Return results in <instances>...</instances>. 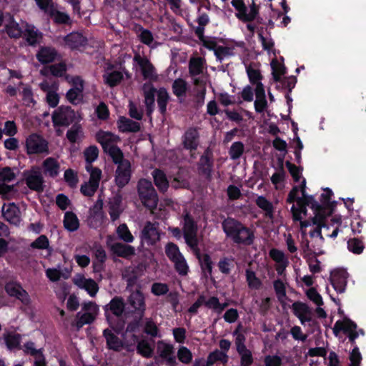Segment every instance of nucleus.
I'll use <instances>...</instances> for the list:
<instances>
[{"label":"nucleus","mask_w":366,"mask_h":366,"mask_svg":"<svg viewBox=\"0 0 366 366\" xmlns=\"http://www.w3.org/2000/svg\"><path fill=\"white\" fill-rule=\"evenodd\" d=\"M226 237L237 244L250 246L254 240V232L239 220L228 217L222 222Z\"/></svg>","instance_id":"f257e3e1"},{"label":"nucleus","mask_w":366,"mask_h":366,"mask_svg":"<svg viewBox=\"0 0 366 366\" xmlns=\"http://www.w3.org/2000/svg\"><path fill=\"white\" fill-rule=\"evenodd\" d=\"M183 237L187 245L192 250L194 254L199 253V239L197 237L198 227L193 217L189 212H185L182 214Z\"/></svg>","instance_id":"f03ea898"},{"label":"nucleus","mask_w":366,"mask_h":366,"mask_svg":"<svg viewBox=\"0 0 366 366\" xmlns=\"http://www.w3.org/2000/svg\"><path fill=\"white\" fill-rule=\"evenodd\" d=\"M137 192L142 204L149 209H155L159 198L151 181L141 179L137 184Z\"/></svg>","instance_id":"7ed1b4c3"},{"label":"nucleus","mask_w":366,"mask_h":366,"mask_svg":"<svg viewBox=\"0 0 366 366\" xmlns=\"http://www.w3.org/2000/svg\"><path fill=\"white\" fill-rule=\"evenodd\" d=\"M81 117L69 106H60L52 114L51 120L54 127H69L71 124L78 123Z\"/></svg>","instance_id":"20e7f679"},{"label":"nucleus","mask_w":366,"mask_h":366,"mask_svg":"<svg viewBox=\"0 0 366 366\" xmlns=\"http://www.w3.org/2000/svg\"><path fill=\"white\" fill-rule=\"evenodd\" d=\"M25 149L28 155L49 153V143L41 135L32 133L25 141Z\"/></svg>","instance_id":"39448f33"},{"label":"nucleus","mask_w":366,"mask_h":366,"mask_svg":"<svg viewBox=\"0 0 366 366\" xmlns=\"http://www.w3.org/2000/svg\"><path fill=\"white\" fill-rule=\"evenodd\" d=\"M26 186L33 191L41 192L44 190V177L40 169L37 167H32L29 170L23 172Z\"/></svg>","instance_id":"423d86ee"},{"label":"nucleus","mask_w":366,"mask_h":366,"mask_svg":"<svg viewBox=\"0 0 366 366\" xmlns=\"http://www.w3.org/2000/svg\"><path fill=\"white\" fill-rule=\"evenodd\" d=\"M214 167V156L212 150L207 148L200 156L197 162V170L199 175L210 181L212 178Z\"/></svg>","instance_id":"0eeeda50"},{"label":"nucleus","mask_w":366,"mask_h":366,"mask_svg":"<svg viewBox=\"0 0 366 366\" xmlns=\"http://www.w3.org/2000/svg\"><path fill=\"white\" fill-rule=\"evenodd\" d=\"M4 290L9 297H15L24 305H28L30 302L29 293L23 288L20 282L14 280L9 281L6 282Z\"/></svg>","instance_id":"6e6552de"},{"label":"nucleus","mask_w":366,"mask_h":366,"mask_svg":"<svg viewBox=\"0 0 366 366\" xmlns=\"http://www.w3.org/2000/svg\"><path fill=\"white\" fill-rule=\"evenodd\" d=\"M22 350L25 355H29L34 358V366H47L44 347L37 349L36 343L29 340L23 345Z\"/></svg>","instance_id":"1a4fd4ad"},{"label":"nucleus","mask_w":366,"mask_h":366,"mask_svg":"<svg viewBox=\"0 0 366 366\" xmlns=\"http://www.w3.org/2000/svg\"><path fill=\"white\" fill-rule=\"evenodd\" d=\"M348 273L345 269H336L331 272L330 281L337 293H343L347 284Z\"/></svg>","instance_id":"9d476101"},{"label":"nucleus","mask_w":366,"mask_h":366,"mask_svg":"<svg viewBox=\"0 0 366 366\" xmlns=\"http://www.w3.org/2000/svg\"><path fill=\"white\" fill-rule=\"evenodd\" d=\"M131 163L129 161H125L123 164L117 166L115 172L114 181L116 185L122 189L130 181L132 177Z\"/></svg>","instance_id":"9b49d317"},{"label":"nucleus","mask_w":366,"mask_h":366,"mask_svg":"<svg viewBox=\"0 0 366 366\" xmlns=\"http://www.w3.org/2000/svg\"><path fill=\"white\" fill-rule=\"evenodd\" d=\"M199 144V134L194 127L188 128L182 137L183 148L190 152H195Z\"/></svg>","instance_id":"f8f14e48"},{"label":"nucleus","mask_w":366,"mask_h":366,"mask_svg":"<svg viewBox=\"0 0 366 366\" xmlns=\"http://www.w3.org/2000/svg\"><path fill=\"white\" fill-rule=\"evenodd\" d=\"M128 302L134 309V312L136 315L144 316L146 304L145 298L142 292L137 290L132 292L128 298Z\"/></svg>","instance_id":"ddd939ff"},{"label":"nucleus","mask_w":366,"mask_h":366,"mask_svg":"<svg viewBox=\"0 0 366 366\" xmlns=\"http://www.w3.org/2000/svg\"><path fill=\"white\" fill-rule=\"evenodd\" d=\"M135 60L140 67L144 79L157 81V74L156 69L149 59L147 57L142 58L140 56H135Z\"/></svg>","instance_id":"4468645a"},{"label":"nucleus","mask_w":366,"mask_h":366,"mask_svg":"<svg viewBox=\"0 0 366 366\" xmlns=\"http://www.w3.org/2000/svg\"><path fill=\"white\" fill-rule=\"evenodd\" d=\"M59 56L57 50L50 46H41L36 54V59L41 64L54 62Z\"/></svg>","instance_id":"2eb2a0df"},{"label":"nucleus","mask_w":366,"mask_h":366,"mask_svg":"<svg viewBox=\"0 0 366 366\" xmlns=\"http://www.w3.org/2000/svg\"><path fill=\"white\" fill-rule=\"evenodd\" d=\"M125 308V303L122 297L115 296L113 297L109 304L104 307L105 316L108 321H109V315L108 312L110 311L112 314L117 317H122Z\"/></svg>","instance_id":"dca6fc26"},{"label":"nucleus","mask_w":366,"mask_h":366,"mask_svg":"<svg viewBox=\"0 0 366 366\" xmlns=\"http://www.w3.org/2000/svg\"><path fill=\"white\" fill-rule=\"evenodd\" d=\"M122 196L120 192L114 194L109 199V214L112 222L117 220L123 212L122 209Z\"/></svg>","instance_id":"f3484780"},{"label":"nucleus","mask_w":366,"mask_h":366,"mask_svg":"<svg viewBox=\"0 0 366 366\" xmlns=\"http://www.w3.org/2000/svg\"><path fill=\"white\" fill-rule=\"evenodd\" d=\"M292 309L295 315L300 320L302 325L306 322L313 321L311 317L312 310L306 303L296 302L292 304Z\"/></svg>","instance_id":"a211bd4d"},{"label":"nucleus","mask_w":366,"mask_h":366,"mask_svg":"<svg viewBox=\"0 0 366 366\" xmlns=\"http://www.w3.org/2000/svg\"><path fill=\"white\" fill-rule=\"evenodd\" d=\"M110 250L114 255L127 259L135 254V248L133 246L122 242L111 244Z\"/></svg>","instance_id":"6ab92c4d"},{"label":"nucleus","mask_w":366,"mask_h":366,"mask_svg":"<svg viewBox=\"0 0 366 366\" xmlns=\"http://www.w3.org/2000/svg\"><path fill=\"white\" fill-rule=\"evenodd\" d=\"M43 174L46 177L51 178H56L59 176L60 172V164L54 157H47L45 159L41 164Z\"/></svg>","instance_id":"aec40b11"},{"label":"nucleus","mask_w":366,"mask_h":366,"mask_svg":"<svg viewBox=\"0 0 366 366\" xmlns=\"http://www.w3.org/2000/svg\"><path fill=\"white\" fill-rule=\"evenodd\" d=\"M2 339L9 350H22L23 348V345L21 346L22 336L19 333L6 331L3 334Z\"/></svg>","instance_id":"412c9836"},{"label":"nucleus","mask_w":366,"mask_h":366,"mask_svg":"<svg viewBox=\"0 0 366 366\" xmlns=\"http://www.w3.org/2000/svg\"><path fill=\"white\" fill-rule=\"evenodd\" d=\"M254 93L256 96V99L254 102L255 112L259 114L263 113L268 107L263 84H259L257 88L254 89Z\"/></svg>","instance_id":"4be33fe9"},{"label":"nucleus","mask_w":366,"mask_h":366,"mask_svg":"<svg viewBox=\"0 0 366 366\" xmlns=\"http://www.w3.org/2000/svg\"><path fill=\"white\" fill-rule=\"evenodd\" d=\"M65 44L71 49H76L84 46L87 44V39L79 32H71L64 36Z\"/></svg>","instance_id":"5701e85b"},{"label":"nucleus","mask_w":366,"mask_h":366,"mask_svg":"<svg viewBox=\"0 0 366 366\" xmlns=\"http://www.w3.org/2000/svg\"><path fill=\"white\" fill-rule=\"evenodd\" d=\"M119 131L122 133L133 132L136 133L140 131L141 126L137 122H134L125 117H120L117 121Z\"/></svg>","instance_id":"b1692460"},{"label":"nucleus","mask_w":366,"mask_h":366,"mask_svg":"<svg viewBox=\"0 0 366 366\" xmlns=\"http://www.w3.org/2000/svg\"><path fill=\"white\" fill-rule=\"evenodd\" d=\"M103 336L106 339L107 348L114 351H120L123 347L122 341L114 334L112 330L107 328L103 331Z\"/></svg>","instance_id":"393cba45"},{"label":"nucleus","mask_w":366,"mask_h":366,"mask_svg":"<svg viewBox=\"0 0 366 366\" xmlns=\"http://www.w3.org/2000/svg\"><path fill=\"white\" fill-rule=\"evenodd\" d=\"M142 238L144 239L148 244H153L159 239V234L154 224L151 222H147L142 232Z\"/></svg>","instance_id":"a878e982"},{"label":"nucleus","mask_w":366,"mask_h":366,"mask_svg":"<svg viewBox=\"0 0 366 366\" xmlns=\"http://www.w3.org/2000/svg\"><path fill=\"white\" fill-rule=\"evenodd\" d=\"M152 177L154 178V184L160 192L164 193L167 191L169 187V181L165 173L162 170L155 169L152 172Z\"/></svg>","instance_id":"bb28decb"},{"label":"nucleus","mask_w":366,"mask_h":366,"mask_svg":"<svg viewBox=\"0 0 366 366\" xmlns=\"http://www.w3.org/2000/svg\"><path fill=\"white\" fill-rule=\"evenodd\" d=\"M269 256L275 262L280 264V267L277 270L279 274H281L282 271L289 264L288 259L285 253L278 249L273 248L269 251Z\"/></svg>","instance_id":"cd10ccee"},{"label":"nucleus","mask_w":366,"mask_h":366,"mask_svg":"<svg viewBox=\"0 0 366 366\" xmlns=\"http://www.w3.org/2000/svg\"><path fill=\"white\" fill-rule=\"evenodd\" d=\"M300 199H303V201L305 202V204L306 205H308L310 207L315 214V219L317 220L320 215H322L324 207L322 205H320V204L315 200L313 195H310L307 194H305L302 196Z\"/></svg>","instance_id":"c85d7f7f"},{"label":"nucleus","mask_w":366,"mask_h":366,"mask_svg":"<svg viewBox=\"0 0 366 366\" xmlns=\"http://www.w3.org/2000/svg\"><path fill=\"white\" fill-rule=\"evenodd\" d=\"M9 21L5 25L4 31L10 38L19 39L22 34L21 28L13 16L9 14Z\"/></svg>","instance_id":"c756f323"},{"label":"nucleus","mask_w":366,"mask_h":366,"mask_svg":"<svg viewBox=\"0 0 366 366\" xmlns=\"http://www.w3.org/2000/svg\"><path fill=\"white\" fill-rule=\"evenodd\" d=\"M48 14L53 19L54 22L56 24L69 25L71 23L69 14L56 10L54 6H51Z\"/></svg>","instance_id":"7c9ffc66"},{"label":"nucleus","mask_w":366,"mask_h":366,"mask_svg":"<svg viewBox=\"0 0 366 366\" xmlns=\"http://www.w3.org/2000/svg\"><path fill=\"white\" fill-rule=\"evenodd\" d=\"M64 227L69 232H75L79 227V221L73 212H66L64 217Z\"/></svg>","instance_id":"2f4dec72"},{"label":"nucleus","mask_w":366,"mask_h":366,"mask_svg":"<svg viewBox=\"0 0 366 366\" xmlns=\"http://www.w3.org/2000/svg\"><path fill=\"white\" fill-rule=\"evenodd\" d=\"M256 204L265 212V217L270 219L274 218V206L271 202H269L264 196H259L256 199Z\"/></svg>","instance_id":"473e14b6"},{"label":"nucleus","mask_w":366,"mask_h":366,"mask_svg":"<svg viewBox=\"0 0 366 366\" xmlns=\"http://www.w3.org/2000/svg\"><path fill=\"white\" fill-rule=\"evenodd\" d=\"M105 153L108 154L109 157L112 159V162L118 165L123 164L125 161H129L124 158V154L121 149L115 144H112L107 149V151H104Z\"/></svg>","instance_id":"72a5a7b5"},{"label":"nucleus","mask_w":366,"mask_h":366,"mask_svg":"<svg viewBox=\"0 0 366 366\" xmlns=\"http://www.w3.org/2000/svg\"><path fill=\"white\" fill-rule=\"evenodd\" d=\"M84 86L80 84L79 86H73L66 94V99L72 104L76 105L82 100Z\"/></svg>","instance_id":"f704fd0d"},{"label":"nucleus","mask_w":366,"mask_h":366,"mask_svg":"<svg viewBox=\"0 0 366 366\" xmlns=\"http://www.w3.org/2000/svg\"><path fill=\"white\" fill-rule=\"evenodd\" d=\"M194 254L199 262L202 270L204 272H207L208 274L211 275L212 273L213 262L210 255L207 253L202 254L199 248V253Z\"/></svg>","instance_id":"c9c22d12"},{"label":"nucleus","mask_w":366,"mask_h":366,"mask_svg":"<svg viewBox=\"0 0 366 366\" xmlns=\"http://www.w3.org/2000/svg\"><path fill=\"white\" fill-rule=\"evenodd\" d=\"M325 215H320L319 218L315 220V217H312V221L313 224L316 225V228L310 232V236L311 237H319L322 241H324V237L322 234V228L329 229V226L325 222Z\"/></svg>","instance_id":"e433bc0d"},{"label":"nucleus","mask_w":366,"mask_h":366,"mask_svg":"<svg viewBox=\"0 0 366 366\" xmlns=\"http://www.w3.org/2000/svg\"><path fill=\"white\" fill-rule=\"evenodd\" d=\"M229 360V357L226 352L216 349L211 352L207 356V366H212L217 362H221L226 364Z\"/></svg>","instance_id":"4c0bfd02"},{"label":"nucleus","mask_w":366,"mask_h":366,"mask_svg":"<svg viewBox=\"0 0 366 366\" xmlns=\"http://www.w3.org/2000/svg\"><path fill=\"white\" fill-rule=\"evenodd\" d=\"M123 74L119 71H114L103 74L104 83L110 87L117 86L123 80Z\"/></svg>","instance_id":"58836bf2"},{"label":"nucleus","mask_w":366,"mask_h":366,"mask_svg":"<svg viewBox=\"0 0 366 366\" xmlns=\"http://www.w3.org/2000/svg\"><path fill=\"white\" fill-rule=\"evenodd\" d=\"M172 88L173 94L179 99L184 97L188 89L187 81L182 78L175 79Z\"/></svg>","instance_id":"ea45409f"},{"label":"nucleus","mask_w":366,"mask_h":366,"mask_svg":"<svg viewBox=\"0 0 366 366\" xmlns=\"http://www.w3.org/2000/svg\"><path fill=\"white\" fill-rule=\"evenodd\" d=\"M271 67L273 80L275 82H280L282 79V76L287 73V68L284 64H280L275 59L272 61Z\"/></svg>","instance_id":"a19ab883"},{"label":"nucleus","mask_w":366,"mask_h":366,"mask_svg":"<svg viewBox=\"0 0 366 366\" xmlns=\"http://www.w3.org/2000/svg\"><path fill=\"white\" fill-rule=\"evenodd\" d=\"M165 254L172 262L184 256L180 252L178 245L174 242H168L166 244Z\"/></svg>","instance_id":"79ce46f5"},{"label":"nucleus","mask_w":366,"mask_h":366,"mask_svg":"<svg viewBox=\"0 0 366 366\" xmlns=\"http://www.w3.org/2000/svg\"><path fill=\"white\" fill-rule=\"evenodd\" d=\"M84 154L86 161L85 167L92 169V162H94L99 156L98 147L95 145L89 146L84 150Z\"/></svg>","instance_id":"37998d69"},{"label":"nucleus","mask_w":366,"mask_h":366,"mask_svg":"<svg viewBox=\"0 0 366 366\" xmlns=\"http://www.w3.org/2000/svg\"><path fill=\"white\" fill-rule=\"evenodd\" d=\"M137 352L144 357H152L154 352V347L146 340H142L138 342L137 345Z\"/></svg>","instance_id":"c03bdc74"},{"label":"nucleus","mask_w":366,"mask_h":366,"mask_svg":"<svg viewBox=\"0 0 366 366\" xmlns=\"http://www.w3.org/2000/svg\"><path fill=\"white\" fill-rule=\"evenodd\" d=\"M189 72L191 76H196L203 72V59L200 57L193 58L189 63Z\"/></svg>","instance_id":"a18cd8bd"},{"label":"nucleus","mask_w":366,"mask_h":366,"mask_svg":"<svg viewBox=\"0 0 366 366\" xmlns=\"http://www.w3.org/2000/svg\"><path fill=\"white\" fill-rule=\"evenodd\" d=\"M246 71L249 82L252 85H255V88H257L259 84H262V80L263 76L259 69H254L251 66H249L246 67Z\"/></svg>","instance_id":"49530a36"},{"label":"nucleus","mask_w":366,"mask_h":366,"mask_svg":"<svg viewBox=\"0 0 366 366\" xmlns=\"http://www.w3.org/2000/svg\"><path fill=\"white\" fill-rule=\"evenodd\" d=\"M169 94L167 90L164 88H160L157 92V104L162 114L166 112Z\"/></svg>","instance_id":"de8ad7c7"},{"label":"nucleus","mask_w":366,"mask_h":366,"mask_svg":"<svg viewBox=\"0 0 366 366\" xmlns=\"http://www.w3.org/2000/svg\"><path fill=\"white\" fill-rule=\"evenodd\" d=\"M144 104H154L155 94H157V89L152 84H144L143 86Z\"/></svg>","instance_id":"09e8293b"},{"label":"nucleus","mask_w":366,"mask_h":366,"mask_svg":"<svg viewBox=\"0 0 366 366\" xmlns=\"http://www.w3.org/2000/svg\"><path fill=\"white\" fill-rule=\"evenodd\" d=\"M239 356V366H251L254 363L252 352L247 347L237 351Z\"/></svg>","instance_id":"8fccbe9b"},{"label":"nucleus","mask_w":366,"mask_h":366,"mask_svg":"<svg viewBox=\"0 0 366 366\" xmlns=\"http://www.w3.org/2000/svg\"><path fill=\"white\" fill-rule=\"evenodd\" d=\"M117 234L119 238L126 243H131L134 238L125 223L121 224L117 228Z\"/></svg>","instance_id":"3c124183"},{"label":"nucleus","mask_w":366,"mask_h":366,"mask_svg":"<svg viewBox=\"0 0 366 366\" xmlns=\"http://www.w3.org/2000/svg\"><path fill=\"white\" fill-rule=\"evenodd\" d=\"M76 327L78 329L81 328L84 325L92 323L95 320V316L91 312H86L83 314L78 312L76 314Z\"/></svg>","instance_id":"603ef678"},{"label":"nucleus","mask_w":366,"mask_h":366,"mask_svg":"<svg viewBox=\"0 0 366 366\" xmlns=\"http://www.w3.org/2000/svg\"><path fill=\"white\" fill-rule=\"evenodd\" d=\"M347 249L353 254H360L365 249V245L361 239L355 237L350 238L347 241Z\"/></svg>","instance_id":"864d4df0"},{"label":"nucleus","mask_w":366,"mask_h":366,"mask_svg":"<svg viewBox=\"0 0 366 366\" xmlns=\"http://www.w3.org/2000/svg\"><path fill=\"white\" fill-rule=\"evenodd\" d=\"M157 352L162 359H164L174 353V347L163 340H159L157 342Z\"/></svg>","instance_id":"5fc2aeb1"},{"label":"nucleus","mask_w":366,"mask_h":366,"mask_svg":"<svg viewBox=\"0 0 366 366\" xmlns=\"http://www.w3.org/2000/svg\"><path fill=\"white\" fill-rule=\"evenodd\" d=\"M244 152V145L240 142H234L229 150V154L232 159L237 160L241 157Z\"/></svg>","instance_id":"6e6d98bb"},{"label":"nucleus","mask_w":366,"mask_h":366,"mask_svg":"<svg viewBox=\"0 0 366 366\" xmlns=\"http://www.w3.org/2000/svg\"><path fill=\"white\" fill-rule=\"evenodd\" d=\"M232 6L234 7L236 11V16L238 19L241 20L243 22H245V16L246 11H247V8L243 0H232L231 1Z\"/></svg>","instance_id":"4d7b16f0"},{"label":"nucleus","mask_w":366,"mask_h":366,"mask_svg":"<svg viewBox=\"0 0 366 366\" xmlns=\"http://www.w3.org/2000/svg\"><path fill=\"white\" fill-rule=\"evenodd\" d=\"M246 279L248 287L250 289L259 290L262 286L261 280L256 276L255 272L252 270H246Z\"/></svg>","instance_id":"13d9d810"},{"label":"nucleus","mask_w":366,"mask_h":366,"mask_svg":"<svg viewBox=\"0 0 366 366\" xmlns=\"http://www.w3.org/2000/svg\"><path fill=\"white\" fill-rule=\"evenodd\" d=\"M144 332L152 337H161L159 330L156 323L152 319H147L144 325Z\"/></svg>","instance_id":"bf43d9fd"},{"label":"nucleus","mask_w":366,"mask_h":366,"mask_svg":"<svg viewBox=\"0 0 366 366\" xmlns=\"http://www.w3.org/2000/svg\"><path fill=\"white\" fill-rule=\"evenodd\" d=\"M112 136V133L109 132L100 131L96 134L97 141L102 145L104 151H107V149L111 146V139H109Z\"/></svg>","instance_id":"052dcab7"},{"label":"nucleus","mask_w":366,"mask_h":366,"mask_svg":"<svg viewBox=\"0 0 366 366\" xmlns=\"http://www.w3.org/2000/svg\"><path fill=\"white\" fill-rule=\"evenodd\" d=\"M174 269L176 272L181 276L187 275L189 269L187 264V262L184 258V257H182V258H179L176 261L173 262Z\"/></svg>","instance_id":"680f3d73"},{"label":"nucleus","mask_w":366,"mask_h":366,"mask_svg":"<svg viewBox=\"0 0 366 366\" xmlns=\"http://www.w3.org/2000/svg\"><path fill=\"white\" fill-rule=\"evenodd\" d=\"M219 271L224 274H229L232 268L234 267L233 259L223 257L220 259L217 264Z\"/></svg>","instance_id":"e2e57ef3"},{"label":"nucleus","mask_w":366,"mask_h":366,"mask_svg":"<svg viewBox=\"0 0 366 366\" xmlns=\"http://www.w3.org/2000/svg\"><path fill=\"white\" fill-rule=\"evenodd\" d=\"M177 357L184 364H189L192 360V353L186 347L182 346L177 351Z\"/></svg>","instance_id":"0e129e2a"},{"label":"nucleus","mask_w":366,"mask_h":366,"mask_svg":"<svg viewBox=\"0 0 366 366\" xmlns=\"http://www.w3.org/2000/svg\"><path fill=\"white\" fill-rule=\"evenodd\" d=\"M16 174L9 167L0 169V182H10L15 179Z\"/></svg>","instance_id":"69168bd1"},{"label":"nucleus","mask_w":366,"mask_h":366,"mask_svg":"<svg viewBox=\"0 0 366 366\" xmlns=\"http://www.w3.org/2000/svg\"><path fill=\"white\" fill-rule=\"evenodd\" d=\"M66 65L64 62H59L49 66L51 74L56 77H62L66 74Z\"/></svg>","instance_id":"338daca9"},{"label":"nucleus","mask_w":366,"mask_h":366,"mask_svg":"<svg viewBox=\"0 0 366 366\" xmlns=\"http://www.w3.org/2000/svg\"><path fill=\"white\" fill-rule=\"evenodd\" d=\"M151 292L155 296H162L169 292V286L166 283L154 282L151 287Z\"/></svg>","instance_id":"774afa93"}]
</instances>
